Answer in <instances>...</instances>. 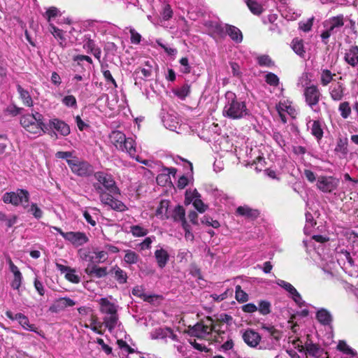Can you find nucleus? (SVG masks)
Listing matches in <instances>:
<instances>
[{
    "instance_id": "obj_1",
    "label": "nucleus",
    "mask_w": 358,
    "mask_h": 358,
    "mask_svg": "<svg viewBox=\"0 0 358 358\" xmlns=\"http://www.w3.org/2000/svg\"><path fill=\"white\" fill-rule=\"evenodd\" d=\"M312 239L318 244L317 246L312 243L308 245L306 241H303V244L311 258L322 268L327 278L334 277L337 275L338 266L343 264L342 267L344 269H347L348 266H352L353 265L354 262L350 254L347 251L341 252L339 254L337 262L334 260L331 255L324 252L322 244L325 243L329 240L326 236L316 235L313 236Z\"/></svg>"
},
{
    "instance_id": "obj_2",
    "label": "nucleus",
    "mask_w": 358,
    "mask_h": 358,
    "mask_svg": "<svg viewBox=\"0 0 358 358\" xmlns=\"http://www.w3.org/2000/svg\"><path fill=\"white\" fill-rule=\"evenodd\" d=\"M94 177L97 182L94 183V187L99 194L101 201L113 210L124 211L127 209L126 206L113 197V195L119 194V189L116 186L113 176L99 171L94 174Z\"/></svg>"
},
{
    "instance_id": "obj_3",
    "label": "nucleus",
    "mask_w": 358,
    "mask_h": 358,
    "mask_svg": "<svg viewBox=\"0 0 358 358\" xmlns=\"http://www.w3.org/2000/svg\"><path fill=\"white\" fill-rule=\"evenodd\" d=\"M262 329L268 333V337L265 336L261 341V336L252 329H248L243 334L242 338L244 342L251 348H256L259 345V349H271L273 348L274 341H278L280 334L273 326L262 325Z\"/></svg>"
},
{
    "instance_id": "obj_4",
    "label": "nucleus",
    "mask_w": 358,
    "mask_h": 358,
    "mask_svg": "<svg viewBox=\"0 0 358 358\" xmlns=\"http://www.w3.org/2000/svg\"><path fill=\"white\" fill-rule=\"evenodd\" d=\"M224 96L225 102L222 110L224 117L238 120L249 115L250 110L247 108L246 103L238 99L235 93L228 91Z\"/></svg>"
},
{
    "instance_id": "obj_5",
    "label": "nucleus",
    "mask_w": 358,
    "mask_h": 358,
    "mask_svg": "<svg viewBox=\"0 0 358 358\" xmlns=\"http://www.w3.org/2000/svg\"><path fill=\"white\" fill-rule=\"evenodd\" d=\"M101 313L106 315L103 324L110 332L120 325L117 315L118 306L108 298H101L98 301Z\"/></svg>"
},
{
    "instance_id": "obj_6",
    "label": "nucleus",
    "mask_w": 358,
    "mask_h": 358,
    "mask_svg": "<svg viewBox=\"0 0 358 358\" xmlns=\"http://www.w3.org/2000/svg\"><path fill=\"white\" fill-rule=\"evenodd\" d=\"M43 119V115L36 112L35 113L22 115L20 122L21 126L29 134L36 137L43 135L45 132Z\"/></svg>"
},
{
    "instance_id": "obj_7",
    "label": "nucleus",
    "mask_w": 358,
    "mask_h": 358,
    "mask_svg": "<svg viewBox=\"0 0 358 358\" xmlns=\"http://www.w3.org/2000/svg\"><path fill=\"white\" fill-rule=\"evenodd\" d=\"M86 27L94 33V37L98 35L113 34L117 30L115 24L106 21L90 20L87 22Z\"/></svg>"
},
{
    "instance_id": "obj_8",
    "label": "nucleus",
    "mask_w": 358,
    "mask_h": 358,
    "mask_svg": "<svg viewBox=\"0 0 358 358\" xmlns=\"http://www.w3.org/2000/svg\"><path fill=\"white\" fill-rule=\"evenodd\" d=\"M213 331H215V326L211 318L207 317L206 320L198 322L189 329V334L198 338H207Z\"/></svg>"
},
{
    "instance_id": "obj_9",
    "label": "nucleus",
    "mask_w": 358,
    "mask_h": 358,
    "mask_svg": "<svg viewBox=\"0 0 358 358\" xmlns=\"http://www.w3.org/2000/svg\"><path fill=\"white\" fill-rule=\"evenodd\" d=\"M51 229L57 231L65 241L70 243L74 247L83 246L89 241L87 236L80 231H69L64 232L60 228L52 227Z\"/></svg>"
},
{
    "instance_id": "obj_10",
    "label": "nucleus",
    "mask_w": 358,
    "mask_h": 358,
    "mask_svg": "<svg viewBox=\"0 0 358 358\" xmlns=\"http://www.w3.org/2000/svg\"><path fill=\"white\" fill-rule=\"evenodd\" d=\"M303 96L306 104L314 111L318 113L320 107L318 103L322 96V94L317 86L312 85L304 89Z\"/></svg>"
},
{
    "instance_id": "obj_11",
    "label": "nucleus",
    "mask_w": 358,
    "mask_h": 358,
    "mask_svg": "<svg viewBox=\"0 0 358 358\" xmlns=\"http://www.w3.org/2000/svg\"><path fill=\"white\" fill-rule=\"evenodd\" d=\"M3 201L6 203H11L18 206L28 203L29 201V193L25 189H18L16 192H6L3 196Z\"/></svg>"
},
{
    "instance_id": "obj_12",
    "label": "nucleus",
    "mask_w": 358,
    "mask_h": 358,
    "mask_svg": "<svg viewBox=\"0 0 358 358\" xmlns=\"http://www.w3.org/2000/svg\"><path fill=\"white\" fill-rule=\"evenodd\" d=\"M338 180L332 176H321L317 178V187L324 193H330L335 190L338 185Z\"/></svg>"
},
{
    "instance_id": "obj_13",
    "label": "nucleus",
    "mask_w": 358,
    "mask_h": 358,
    "mask_svg": "<svg viewBox=\"0 0 358 358\" xmlns=\"http://www.w3.org/2000/svg\"><path fill=\"white\" fill-rule=\"evenodd\" d=\"M67 163L71 171L80 176H86L92 171L90 165L85 162H80L77 158L67 159Z\"/></svg>"
},
{
    "instance_id": "obj_14",
    "label": "nucleus",
    "mask_w": 358,
    "mask_h": 358,
    "mask_svg": "<svg viewBox=\"0 0 358 358\" xmlns=\"http://www.w3.org/2000/svg\"><path fill=\"white\" fill-rule=\"evenodd\" d=\"M83 48L87 53L93 55L96 59L100 61L101 57V48L96 44L90 34H85L83 39Z\"/></svg>"
},
{
    "instance_id": "obj_15",
    "label": "nucleus",
    "mask_w": 358,
    "mask_h": 358,
    "mask_svg": "<svg viewBox=\"0 0 358 358\" xmlns=\"http://www.w3.org/2000/svg\"><path fill=\"white\" fill-rule=\"evenodd\" d=\"M122 147L120 148V150L127 152L131 157L135 158L136 161L145 164L149 165L150 161L143 160L141 161L138 157H135L136 145L135 142L131 138H125V141L122 143Z\"/></svg>"
},
{
    "instance_id": "obj_16",
    "label": "nucleus",
    "mask_w": 358,
    "mask_h": 358,
    "mask_svg": "<svg viewBox=\"0 0 358 358\" xmlns=\"http://www.w3.org/2000/svg\"><path fill=\"white\" fill-rule=\"evenodd\" d=\"M345 61L351 66L355 67L358 64V46L351 45L345 50Z\"/></svg>"
},
{
    "instance_id": "obj_17",
    "label": "nucleus",
    "mask_w": 358,
    "mask_h": 358,
    "mask_svg": "<svg viewBox=\"0 0 358 358\" xmlns=\"http://www.w3.org/2000/svg\"><path fill=\"white\" fill-rule=\"evenodd\" d=\"M343 24V16L342 15L331 17L324 22V28L329 29L333 33L336 32Z\"/></svg>"
},
{
    "instance_id": "obj_18",
    "label": "nucleus",
    "mask_w": 358,
    "mask_h": 358,
    "mask_svg": "<svg viewBox=\"0 0 358 358\" xmlns=\"http://www.w3.org/2000/svg\"><path fill=\"white\" fill-rule=\"evenodd\" d=\"M50 126L59 132L62 136H66L70 134L69 126L62 120L55 118L50 120Z\"/></svg>"
},
{
    "instance_id": "obj_19",
    "label": "nucleus",
    "mask_w": 358,
    "mask_h": 358,
    "mask_svg": "<svg viewBox=\"0 0 358 358\" xmlns=\"http://www.w3.org/2000/svg\"><path fill=\"white\" fill-rule=\"evenodd\" d=\"M76 305V302L69 297H62L57 299L55 303L50 308L52 312H57L67 307H72Z\"/></svg>"
},
{
    "instance_id": "obj_20",
    "label": "nucleus",
    "mask_w": 358,
    "mask_h": 358,
    "mask_svg": "<svg viewBox=\"0 0 358 358\" xmlns=\"http://www.w3.org/2000/svg\"><path fill=\"white\" fill-rule=\"evenodd\" d=\"M161 7L159 10L160 22L169 20L173 15V9L169 0H160Z\"/></svg>"
},
{
    "instance_id": "obj_21",
    "label": "nucleus",
    "mask_w": 358,
    "mask_h": 358,
    "mask_svg": "<svg viewBox=\"0 0 358 358\" xmlns=\"http://www.w3.org/2000/svg\"><path fill=\"white\" fill-rule=\"evenodd\" d=\"M308 128L310 130L311 134L320 141L323 136L322 122L319 120H309L307 123Z\"/></svg>"
},
{
    "instance_id": "obj_22",
    "label": "nucleus",
    "mask_w": 358,
    "mask_h": 358,
    "mask_svg": "<svg viewBox=\"0 0 358 358\" xmlns=\"http://www.w3.org/2000/svg\"><path fill=\"white\" fill-rule=\"evenodd\" d=\"M276 108L283 122L286 121L284 113L293 115L295 112L294 108L292 106V103L289 101H280Z\"/></svg>"
},
{
    "instance_id": "obj_23",
    "label": "nucleus",
    "mask_w": 358,
    "mask_h": 358,
    "mask_svg": "<svg viewBox=\"0 0 358 358\" xmlns=\"http://www.w3.org/2000/svg\"><path fill=\"white\" fill-rule=\"evenodd\" d=\"M176 173V169L175 168H164L163 173L159 174L157 177V183L161 185H164L166 183H171L170 175L175 176Z\"/></svg>"
},
{
    "instance_id": "obj_24",
    "label": "nucleus",
    "mask_w": 358,
    "mask_h": 358,
    "mask_svg": "<svg viewBox=\"0 0 358 358\" xmlns=\"http://www.w3.org/2000/svg\"><path fill=\"white\" fill-rule=\"evenodd\" d=\"M329 94L334 101H340L344 94V87L341 83H333L329 87Z\"/></svg>"
},
{
    "instance_id": "obj_25",
    "label": "nucleus",
    "mask_w": 358,
    "mask_h": 358,
    "mask_svg": "<svg viewBox=\"0 0 358 358\" xmlns=\"http://www.w3.org/2000/svg\"><path fill=\"white\" fill-rule=\"evenodd\" d=\"M171 209L169 208V201L162 200L156 210V216L160 219L165 220L171 217Z\"/></svg>"
},
{
    "instance_id": "obj_26",
    "label": "nucleus",
    "mask_w": 358,
    "mask_h": 358,
    "mask_svg": "<svg viewBox=\"0 0 358 358\" xmlns=\"http://www.w3.org/2000/svg\"><path fill=\"white\" fill-rule=\"evenodd\" d=\"M125 138L124 134L120 131H113L109 136L110 143L118 150L123 146Z\"/></svg>"
},
{
    "instance_id": "obj_27",
    "label": "nucleus",
    "mask_w": 358,
    "mask_h": 358,
    "mask_svg": "<svg viewBox=\"0 0 358 358\" xmlns=\"http://www.w3.org/2000/svg\"><path fill=\"white\" fill-rule=\"evenodd\" d=\"M316 318L322 325H329L332 322L330 312L325 308H320L317 310Z\"/></svg>"
},
{
    "instance_id": "obj_28",
    "label": "nucleus",
    "mask_w": 358,
    "mask_h": 358,
    "mask_svg": "<svg viewBox=\"0 0 358 358\" xmlns=\"http://www.w3.org/2000/svg\"><path fill=\"white\" fill-rule=\"evenodd\" d=\"M280 11L282 15L287 20H295L301 15V11L299 10H295L289 6H283Z\"/></svg>"
},
{
    "instance_id": "obj_29",
    "label": "nucleus",
    "mask_w": 358,
    "mask_h": 358,
    "mask_svg": "<svg viewBox=\"0 0 358 358\" xmlns=\"http://www.w3.org/2000/svg\"><path fill=\"white\" fill-rule=\"evenodd\" d=\"M338 350L342 352L348 357L342 358H358L357 352L350 348L345 341H340L337 345Z\"/></svg>"
},
{
    "instance_id": "obj_30",
    "label": "nucleus",
    "mask_w": 358,
    "mask_h": 358,
    "mask_svg": "<svg viewBox=\"0 0 358 358\" xmlns=\"http://www.w3.org/2000/svg\"><path fill=\"white\" fill-rule=\"evenodd\" d=\"M225 29L227 34L236 43H241L243 40V35L239 29L234 26L226 24Z\"/></svg>"
},
{
    "instance_id": "obj_31",
    "label": "nucleus",
    "mask_w": 358,
    "mask_h": 358,
    "mask_svg": "<svg viewBox=\"0 0 358 358\" xmlns=\"http://www.w3.org/2000/svg\"><path fill=\"white\" fill-rule=\"evenodd\" d=\"M48 29L53 36L58 41L61 46L66 44V38L64 36V31L56 27L52 23H50Z\"/></svg>"
},
{
    "instance_id": "obj_32",
    "label": "nucleus",
    "mask_w": 358,
    "mask_h": 358,
    "mask_svg": "<svg viewBox=\"0 0 358 358\" xmlns=\"http://www.w3.org/2000/svg\"><path fill=\"white\" fill-rule=\"evenodd\" d=\"M23 208L27 213L31 214L36 219L38 220L43 217V211L35 203H25L23 204Z\"/></svg>"
},
{
    "instance_id": "obj_33",
    "label": "nucleus",
    "mask_w": 358,
    "mask_h": 358,
    "mask_svg": "<svg viewBox=\"0 0 358 358\" xmlns=\"http://www.w3.org/2000/svg\"><path fill=\"white\" fill-rule=\"evenodd\" d=\"M151 337L153 339H159L165 338H171L175 339L176 336L173 334L172 330L169 328L166 329H157L151 334Z\"/></svg>"
},
{
    "instance_id": "obj_34",
    "label": "nucleus",
    "mask_w": 358,
    "mask_h": 358,
    "mask_svg": "<svg viewBox=\"0 0 358 358\" xmlns=\"http://www.w3.org/2000/svg\"><path fill=\"white\" fill-rule=\"evenodd\" d=\"M155 256L157 259L158 266L160 268H164L169 259V255L163 248L158 249L155 252Z\"/></svg>"
},
{
    "instance_id": "obj_35",
    "label": "nucleus",
    "mask_w": 358,
    "mask_h": 358,
    "mask_svg": "<svg viewBox=\"0 0 358 358\" xmlns=\"http://www.w3.org/2000/svg\"><path fill=\"white\" fill-rule=\"evenodd\" d=\"M170 215V218H172L175 222H181L182 225H183V222H186L185 210L180 206H177L173 210H171Z\"/></svg>"
},
{
    "instance_id": "obj_36",
    "label": "nucleus",
    "mask_w": 358,
    "mask_h": 358,
    "mask_svg": "<svg viewBox=\"0 0 358 358\" xmlns=\"http://www.w3.org/2000/svg\"><path fill=\"white\" fill-rule=\"evenodd\" d=\"M78 255L82 261L87 263L96 264L94 250L91 251L87 248L80 249L78 250Z\"/></svg>"
},
{
    "instance_id": "obj_37",
    "label": "nucleus",
    "mask_w": 358,
    "mask_h": 358,
    "mask_svg": "<svg viewBox=\"0 0 358 358\" xmlns=\"http://www.w3.org/2000/svg\"><path fill=\"white\" fill-rule=\"evenodd\" d=\"M306 354L310 356L319 357L323 354V349L318 345L312 343L306 344Z\"/></svg>"
},
{
    "instance_id": "obj_38",
    "label": "nucleus",
    "mask_w": 358,
    "mask_h": 358,
    "mask_svg": "<svg viewBox=\"0 0 358 358\" xmlns=\"http://www.w3.org/2000/svg\"><path fill=\"white\" fill-rule=\"evenodd\" d=\"M16 320L18 321L19 324L26 330L30 331H36V328L34 324H30L29 319L27 316L22 313L15 314Z\"/></svg>"
},
{
    "instance_id": "obj_39",
    "label": "nucleus",
    "mask_w": 358,
    "mask_h": 358,
    "mask_svg": "<svg viewBox=\"0 0 358 358\" xmlns=\"http://www.w3.org/2000/svg\"><path fill=\"white\" fill-rule=\"evenodd\" d=\"M250 10L255 15H259L263 11V6L258 0H245Z\"/></svg>"
},
{
    "instance_id": "obj_40",
    "label": "nucleus",
    "mask_w": 358,
    "mask_h": 358,
    "mask_svg": "<svg viewBox=\"0 0 358 358\" xmlns=\"http://www.w3.org/2000/svg\"><path fill=\"white\" fill-rule=\"evenodd\" d=\"M163 123L165 127L171 131H175L179 124L177 118L171 115L164 116L163 118Z\"/></svg>"
},
{
    "instance_id": "obj_41",
    "label": "nucleus",
    "mask_w": 358,
    "mask_h": 358,
    "mask_svg": "<svg viewBox=\"0 0 358 358\" xmlns=\"http://www.w3.org/2000/svg\"><path fill=\"white\" fill-rule=\"evenodd\" d=\"M173 94L179 99L183 100L190 94V85L184 84L173 90Z\"/></svg>"
},
{
    "instance_id": "obj_42",
    "label": "nucleus",
    "mask_w": 358,
    "mask_h": 358,
    "mask_svg": "<svg viewBox=\"0 0 358 358\" xmlns=\"http://www.w3.org/2000/svg\"><path fill=\"white\" fill-rule=\"evenodd\" d=\"M62 15V13L60 10L54 6L48 8L45 13L43 14L44 17L48 20L50 23H52V20L55 18L60 17Z\"/></svg>"
},
{
    "instance_id": "obj_43",
    "label": "nucleus",
    "mask_w": 358,
    "mask_h": 358,
    "mask_svg": "<svg viewBox=\"0 0 358 358\" xmlns=\"http://www.w3.org/2000/svg\"><path fill=\"white\" fill-rule=\"evenodd\" d=\"M17 92L23 103L29 107L33 106V100L28 91L24 90L21 86L17 87Z\"/></svg>"
},
{
    "instance_id": "obj_44",
    "label": "nucleus",
    "mask_w": 358,
    "mask_h": 358,
    "mask_svg": "<svg viewBox=\"0 0 358 358\" xmlns=\"http://www.w3.org/2000/svg\"><path fill=\"white\" fill-rule=\"evenodd\" d=\"M336 75L328 69H322L320 72V83L322 86L328 85Z\"/></svg>"
},
{
    "instance_id": "obj_45",
    "label": "nucleus",
    "mask_w": 358,
    "mask_h": 358,
    "mask_svg": "<svg viewBox=\"0 0 358 358\" xmlns=\"http://www.w3.org/2000/svg\"><path fill=\"white\" fill-rule=\"evenodd\" d=\"M292 50L299 56H303L305 53L303 41L299 38L293 39L292 42Z\"/></svg>"
},
{
    "instance_id": "obj_46",
    "label": "nucleus",
    "mask_w": 358,
    "mask_h": 358,
    "mask_svg": "<svg viewBox=\"0 0 358 358\" xmlns=\"http://www.w3.org/2000/svg\"><path fill=\"white\" fill-rule=\"evenodd\" d=\"M132 294L134 296L140 297L145 301H151L152 296L145 293L144 289L141 286H136L132 289Z\"/></svg>"
},
{
    "instance_id": "obj_47",
    "label": "nucleus",
    "mask_w": 358,
    "mask_h": 358,
    "mask_svg": "<svg viewBox=\"0 0 358 358\" xmlns=\"http://www.w3.org/2000/svg\"><path fill=\"white\" fill-rule=\"evenodd\" d=\"M139 259L138 255L134 251L128 250H125V255L124 257V261L128 264H134L138 262Z\"/></svg>"
},
{
    "instance_id": "obj_48",
    "label": "nucleus",
    "mask_w": 358,
    "mask_h": 358,
    "mask_svg": "<svg viewBox=\"0 0 358 358\" xmlns=\"http://www.w3.org/2000/svg\"><path fill=\"white\" fill-rule=\"evenodd\" d=\"M338 111L343 119L348 118L352 111L349 102H341L338 106Z\"/></svg>"
},
{
    "instance_id": "obj_49",
    "label": "nucleus",
    "mask_w": 358,
    "mask_h": 358,
    "mask_svg": "<svg viewBox=\"0 0 358 358\" xmlns=\"http://www.w3.org/2000/svg\"><path fill=\"white\" fill-rule=\"evenodd\" d=\"M130 232L135 237H142L148 234V230L141 225H133L130 227Z\"/></svg>"
},
{
    "instance_id": "obj_50",
    "label": "nucleus",
    "mask_w": 358,
    "mask_h": 358,
    "mask_svg": "<svg viewBox=\"0 0 358 358\" xmlns=\"http://www.w3.org/2000/svg\"><path fill=\"white\" fill-rule=\"evenodd\" d=\"M236 213L243 216L251 217H255L257 214V212L255 210L251 209L248 206H239L237 210Z\"/></svg>"
},
{
    "instance_id": "obj_51",
    "label": "nucleus",
    "mask_w": 358,
    "mask_h": 358,
    "mask_svg": "<svg viewBox=\"0 0 358 358\" xmlns=\"http://www.w3.org/2000/svg\"><path fill=\"white\" fill-rule=\"evenodd\" d=\"M348 140L347 138H339L336 146L335 148V151L337 153H340L343 155H345L348 152Z\"/></svg>"
},
{
    "instance_id": "obj_52",
    "label": "nucleus",
    "mask_w": 358,
    "mask_h": 358,
    "mask_svg": "<svg viewBox=\"0 0 358 358\" xmlns=\"http://www.w3.org/2000/svg\"><path fill=\"white\" fill-rule=\"evenodd\" d=\"M127 29L130 34L131 43L134 45H138L141 41V35L133 27H127Z\"/></svg>"
},
{
    "instance_id": "obj_53",
    "label": "nucleus",
    "mask_w": 358,
    "mask_h": 358,
    "mask_svg": "<svg viewBox=\"0 0 358 358\" xmlns=\"http://www.w3.org/2000/svg\"><path fill=\"white\" fill-rule=\"evenodd\" d=\"M315 222L314 221L313 216L311 213L307 212L306 213V224L304 227V232L306 234L310 233L311 229L315 225Z\"/></svg>"
},
{
    "instance_id": "obj_54",
    "label": "nucleus",
    "mask_w": 358,
    "mask_h": 358,
    "mask_svg": "<svg viewBox=\"0 0 358 358\" xmlns=\"http://www.w3.org/2000/svg\"><path fill=\"white\" fill-rule=\"evenodd\" d=\"M201 197L196 189H188L185 193V203L189 204L192 203L196 198Z\"/></svg>"
},
{
    "instance_id": "obj_55",
    "label": "nucleus",
    "mask_w": 358,
    "mask_h": 358,
    "mask_svg": "<svg viewBox=\"0 0 358 358\" xmlns=\"http://www.w3.org/2000/svg\"><path fill=\"white\" fill-rule=\"evenodd\" d=\"M257 310L263 315H266L270 313L271 312V303L267 301H261L259 303V306L257 307Z\"/></svg>"
},
{
    "instance_id": "obj_56",
    "label": "nucleus",
    "mask_w": 358,
    "mask_h": 358,
    "mask_svg": "<svg viewBox=\"0 0 358 358\" xmlns=\"http://www.w3.org/2000/svg\"><path fill=\"white\" fill-rule=\"evenodd\" d=\"M65 278L74 284H78L80 282V277L76 274V270L71 268V270L65 274Z\"/></svg>"
},
{
    "instance_id": "obj_57",
    "label": "nucleus",
    "mask_w": 358,
    "mask_h": 358,
    "mask_svg": "<svg viewBox=\"0 0 358 358\" xmlns=\"http://www.w3.org/2000/svg\"><path fill=\"white\" fill-rule=\"evenodd\" d=\"M275 282L278 285L285 289L289 293V296L296 290L292 285L285 280L278 279Z\"/></svg>"
},
{
    "instance_id": "obj_58",
    "label": "nucleus",
    "mask_w": 358,
    "mask_h": 358,
    "mask_svg": "<svg viewBox=\"0 0 358 358\" xmlns=\"http://www.w3.org/2000/svg\"><path fill=\"white\" fill-rule=\"evenodd\" d=\"M235 296L236 300L239 302H245L248 299V295L241 289V287L240 285H237L236 287Z\"/></svg>"
},
{
    "instance_id": "obj_59",
    "label": "nucleus",
    "mask_w": 358,
    "mask_h": 358,
    "mask_svg": "<svg viewBox=\"0 0 358 358\" xmlns=\"http://www.w3.org/2000/svg\"><path fill=\"white\" fill-rule=\"evenodd\" d=\"M265 80L267 84L271 86H278L279 84V78L278 77L273 73H267L265 76Z\"/></svg>"
},
{
    "instance_id": "obj_60",
    "label": "nucleus",
    "mask_w": 358,
    "mask_h": 358,
    "mask_svg": "<svg viewBox=\"0 0 358 358\" xmlns=\"http://www.w3.org/2000/svg\"><path fill=\"white\" fill-rule=\"evenodd\" d=\"M314 17L308 19L306 21H301L299 23V27L304 32H308L311 30L313 24Z\"/></svg>"
},
{
    "instance_id": "obj_61",
    "label": "nucleus",
    "mask_w": 358,
    "mask_h": 358,
    "mask_svg": "<svg viewBox=\"0 0 358 358\" xmlns=\"http://www.w3.org/2000/svg\"><path fill=\"white\" fill-rule=\"evenodd\" d=\"M115 277L120 283H125L127 281V273L121 268L117 267L115 268Z\"/></svg>"
},
{
    "instance_id": "obj_62",
    "label": "nucleus",
    "mask_w": 358,
    "mask_h": 358,
    "mask_svg": "<svg viewBox=\"0 0 358 358\" xmlns=\"http://www.w3.org/2000/svg\"><path fill=\"white\" fill-rule=\"evenodd\" d=\"M258 64L262 66L271 67L273 62L268 55H261L257 57Z\"/></svg>"
},
{
    "instance_id": "obj_63",
    "label": "nucleus",
    "mask_w": 358,
    "mask_h": 358,
    "mask_svg": "<svg viewBox=\"0 0 358 358\" xmlns=\"http://www.w3.org/2000/svg\"><path fill=\"white\" fill-rule=\"evenodd\" d=\"M289 296L299 307L302 308L303 306H306V302L303 300L301 294L298 292L297 290L293 292L292 294H291Z\"/></svg>"
},
{
    "instance_id": "obj_64",
    "label": "nucleus",
    "mask_w": 358,
    "mask_h": 358,
    "mask_svg": "<svg viewBox=\"0 0 358 358\" xmlns=\"http://www.w3.org/2000/svg\"><path fill=\"white\" fill-rule=\"evenodd\" d=\"M62 103L68 107H76L77 103L76 97L73 95L64 96L62 99Z\"/></svg>"
}]
</instances>
